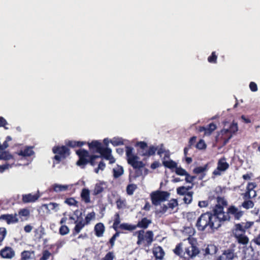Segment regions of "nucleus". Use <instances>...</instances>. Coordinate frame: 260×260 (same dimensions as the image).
Returning <instances> with one entry per match:
<instances>
[{
  "label": "nucleus",
  "mask_w": 260,
  "mask_h": 260,
  "mask_svg": "<svg viewBox=\"0 0 260 260\" xmlns=\"http://www.w3.org/2000/svg\"><path fill=\"white\" fill-rule=\"evenodd\" d=\"M152 222L150 219H148L146 217L142 218L140 221H139L136 225L129 224L126 223H123L120 224L119 228L121 230L133 231L137 228H141L143 229H147L150 224Z\"/></svg>",
  "instance_id": "obj_7"
},
{
  "label": "nucleus",
  "mask_w": 260,
  "mask_h": 260,
  "mask_svg": "<svg viewBox=\"0 0 260 260\" xmlns=\"http://www.w3.org/2000/svg\"><path fill=\"white\" fill-rule=\"evenodd\" d=\"M52 187L54 191L55 192H60L67 190L69 188V185L55 184Z\"/></svg>",
  "instance_id": "obj_37"
},
{
  "label": "nucleus",
  "mask_w": 260,
  "mask_h": 260,
  "mask_svg": "<svg viewBox=\"0 0 260 260\" xmlns=\"http://www.w3.org/2000/svg\"><path fill=\"white\" fill-rule=\"evenodd\" d=\"M95 214L92 211L88 213L85 218V223L86 225L90 223V221L95 218Z\"/></svg>",
  "instance_id": "obj_40"
},
{
  "label": "nucleus",
  "mask_w": 260,
  "mask_h": 260,
  "mask_svg": "<svg viewBox=\"0 0 260 260\" xmlns=\"http://www.w3.org/2000/svg\"><path fill=\"white\" fill-rule=\"evenodd\" d=\"M216 209L215 213L219 217L221 223L230 221L231 219L234 220H239L244 214V211L240 210L234 205L230 206L226 212L224 211V206L227 205V202L223 198L218 197L216 198Z\"/></svg>",
  "instance_id": "obj_1"
},
{
  "label": "nucleus",
  "mask_w": 260,
  "mask_h": 260,
  "mask_svg": "<svg viewBox=\"0 0 260 260\" xmlns=\"http://www.w3.org/2000/svg\"><path fill=\"white\" fill-rule=\"evenodd\" d=\"M208 165L206 164L203 167H197L193 170V172L194 174H199L207 171Z\"/></svg>",
  "instance_id": "obj_41"
},
{
  "label": "nucleus",
  "mask_w": 260,
  "mask_h": 260,
  "mask_svg": "<svg viewBox=\"0 0 260 260\" xmlns=\"http://www.w3.org/2000/svg\"><path fill=\"white\" fill-rule=\"evenodd\" d=\"M46 208L50 209L55 211H57L58 210L59 205L56 203H50L48 204H45L44 205Z\"/></svg>",
  "instance_id": "obj_46"
},
{
  "label": "nucleus",
  "mask_w": 260,
  "mask_h": 260,
  "mask_svg": "<svg viewBox=\"0 0 260 260\" xmlns=\"http://www.w3.org/2000/svg\"><path fill=\"white\" fill-rule=\"evenodd\" d=\"M216 209V204L213 209V212L203 213L198 218L196 226L198 231L212 233L221 226V222L219 221V217L215 213Z\"/></svg>",
  "instance_id": "obj_2"
},
{
  "label": "nucleus",
  "mask_w": 260,
  "mask_h": 260,
  "mask_svg": "<svg viewBox=\"0 0 260 260\" xmlns=\"http://www.w3.org/2000/svg\"><path fill=\"white\" fill-rule=\"evenodd\" d=\"M170 195V193L166 191H153L150 194L152 203L155 206H157L160 204V202L166 201Z\"/></svg>",
  "instance_id": "obj_8"
},
{
  "label": "nucleus",
  "mask_w": 260,
  "mask_h": 260,
  "mask_svg": "<svg viewBox=\"0 0 260 260\" xmlns=\"http://www.w3.org/2000/svg\"><path fill=\"white\" fill-rule=\"evenodd\" d=\"M8 124L6 120L3 117H0V127H4L5 129H8L5 126Z\"/></svg>",
  "instance_id": "obj_62"
},
{
  "label": "nucleus",
  "mask_w": 260,
  "mask_h": 260,
  "mask_svg": "<svg viewBox=\"0 0 260 260\" xmlns=\"http://www.w3.org/2000/svg\"><path fill=\"white\" fill-rule=\"evenodd\" d=\"M0 159L5 160L12 159L13 161L12 164L14 165L15 163V159L14 156L10 154L9 151H7L3 150L2 151H0Z\"/></svg>",
  "instance_id": "obj_29"
},
{
  "label": "nucleus",
  "mask_w": 260,
  "mask_h": 260,
  "mask_svg": "<svg viewBox=\"0 0 260 260\" xmlns=\"http://www.w3.org/2000/svg\"><path fill=\"white\" fill-rule=\"evenodd\" d=\"M80 196L82 200L85 204H88L91 202L90 198V190L88 188H83L82 189Z\"/></svg>",
  "instance_id": "obj_25"
},
{
  "label": "nucleus",
  "mask_w": 260,
  "mask_h": 260,
  "mask_svg": "<svg viewBox=\"0 0 260 260\" xmlns=\"http://www.w3.org/2000/svg\"><path fill=\"white\" fill-rule=\"evenodd\" d=\"M106 167L105 164L103 161H101L98 165V167L96 169H95V172L96 173H98L99 170H103Z\"/></svg>",
  "instance_id": "obj_60"
},
{
  "label": "nucleus",
  "mask_w": 260,
  "mask_h": 260,
  "mask_svg": "<svg viewBox=\"0 0 260 260\" xmlns=\"http://www.w3.org/2000/svg\"><path fill=\"white\" fill-rule=\"evenodd\" d=\"M34 254V250H24L21 253V258L19 260H30Z\"/></svg>",
  "instance_id": "obj_30"
},
{
  "label": "nucleus",
  "mask_w": 260,
  "mask_h": 260,
  "mask_svg": "<svg viewBox=\"0 0 260 260\" xmlns=\"http://www.w3.org/2000/svg\"><path fill=\"white\" fill-rule=\"evenodd\" d=\"M200 252L199 248L193 244H189L188 247L184 248V256L185 254L187 255L188 257L193 258L198 255ZM184 256V257H185Z\"/></svg>",
  "instance_id": "obj_16"
},
{
  "label": "nucleus",
  "mask_w": 260,
  "mask_h": 260,
  "mask_svg": "<svg viewBox=\"0 0 260 260\" xmlns=\"http://www.w3.org/2000/svg\"><path fill=\"white\" fill-rule=\"evenodd\" d=\"M256 187L255 182H249L246 186V192L242 194L244 200L251 199L256 196V191L254 188Z\"/></svg>",
  "instance_id": "obj_11"
},
{
  "label": "nucleus",
  "mask_w": 260,
  "mask_h": 260,
  "mask_svg": "<svg viewBox=\"0 0 260 260\" xmlns=\"http://www.w3.org/2000/svg\"><path fill=\"white\" fill-rule=\"evenodd\" d=\"M101 157V156L96 155H89V162L90 163L91 166H94L96 164L95 159L97 158H99Z\"/></svg>",
  "instance_id": "obj_51"
},
{
  "label": "nucleus",
  "mask_w": 260,
  "mask_h": 260,
  "mask_svg": "<svg viewBox=\"0 0 260 260\" xmlns=\"http://www.w3.org/2000/svg\"><path fill=\"white\" fill-rule=\"evenodd\" d=\"M217 128L216 125L213 122L210 123L206 127L199 126L198 131L199 132H204L205 136H210Z\"/></svg>",
  "instance_id": "obj_18"
},
{
  "label": "nucleus",
  "mask_w": 260,
  "mask_h": 260,
  "mask_svg": "<svg viewBox=\"0 0 260 260\" xmlns=\"http://www.w3.org/2000/svg\"><path fill=\"white\" fill-rule=\"evenodd\" d=\"M16 154L20 156L27 157L32 155L34 154V151L32 150V147H26L24 150H21Z\"/></svg>",
  "instance_id": "obj_28"
},
{
  "label": "nucleus",
  "mask_w": 260,
  "mask_h": 260,
  "mask_svg": "<svg viewBox=\"0 0 260 260\" xmlns=\"http://www.w3.org/2000/svg\"><path fill=\"white\" fill-rule=\"evenodd\" d=\"M40 197L38 193L32 194L28 193L22 195V201L24 203H33L36 202Z\"/></svg>",
  "instance_id": "obj_22"
},
{
  "label": "nucleus",
  "mask_w": 260,
  "mask_h": 260,
  "mask_svg": "<svg viewBox=\"0 0 260 260\" xmlns=\"http://www.w3.org/2000/svg\"><path fill=\"white\" fill-rule=\"evenodd\" d=\"M138 245H142L144 247H149L153 241V233L152 231H147L146 232L144 230L137 232Z\"/></svg>",
  "instance_id": "obj_6"
},
{
  "label": "nucleus",
  "mask_w": 260,
  "mask_h": 260,
  "mask_svg": "<svg viewBox=\"0 0 260 260\" xmlns=\"http://www.w3.org/2000/svg\"><path fill=\"white\" fill-rule=\"evenodd\" d=\"M175 169H176L175 173L178 175L185 176L186 174V173H187L185 169L182 168L180 167H177V166Z\"/></svg>",
  "instance_id": "obj_49"
},
{
  "label": "nucleus",
  "mask_w": 260,
  "mask_h": 260,
  "mask_svg": "<svg viewBox=\"0 0 260 260\" xmlns=\"http://www.w3.org/2000/svg\"><path fill=\"white\" fill-rule=\"evenodd\" d=\"M5 220L7 224H10L11 223H15L18 221V219L17 217V215L13 214H3L0 216V220Z\"/></svg>",
  "instance_id": "obj_20"
},
{
  "label": "nucleus",
  "mask_w": 260,
  "mask_h": 260,
  "mask_svg": "<svg viewBox=\"0 0 260 260\" xmlns=\"http://www.w3.org/2000/svg\"><path fill=\"white\" fill-rule=\"evenodd\" d=\"M153 253L156 259L162 260L164 258L165 252L161 246H158L154 248Z\"/></svg>",
  "instance_id": "obj_24"
},
{
  "label": "nucleus",
  "mask_w": 260,
  "mask_h": 260,
  "mask_svg": "<svg viewBox=\"0 0 260 260\" xmlns=\"http://www.w3.org/2000/svg\"><path fill=\"white\" fill-rule=\"evenodd\" d=\"M112 150L110 148L106 147H102L99 153H100L102 157L105 159L108 158V157L111 154Z\"/></svg>",
  "instance_id": "obj_35"
},
{
  "label": "nucleus",
  "mask_w": 260,
  "mask_h": 260,
  "mask_svg": "<svg viewBox=\"0 0 260 260\" xmlns=\"http://www.w3.org/2000/svg\"><path fill=\"white\" fill-rule=\"evenodd\" d=\"M110 143L114 146L122 145L124 144V140L121 138L114 137L111 140Z\"/></svg>",
  "instance_id": "obj_38"
},
{
  "label": "nucleus",
  "mask_w": 260,
  "mask_h": 260,
  "mask_svg": "<svg viewBox=\"0 0 260 260\" xmlns=\"http://www.w3.org/2000/svg\"><path fill=\"white\" fill-rule=\"evenodd\" d=\"M115 257L113 252H108L101 260H113Z\"/></svg>",
  "instance_id": "obj_54"
},
{
  "label": "nucleus",
  "mask_w": 260,
  "mask_h": 260,
  "mask_svg": "<svg viewBox=\"0 0 260 260\" xmlns=\"http://www.w3.org/2000/svg\"><path fill=\"white\" fill-rule=\"evenodd\" d=\"M252 241L257 245L260 246V232L259 234L252 240Z\"/></svg>",
  "instance_id": "obj_64"
},
{
  "label": "nucleus",
  "mask_w": 260,
  "mask_h": 260,
  "mask_svg": "<svg viewBox=\"0 0 260 260\" xmlns=\"http://www.w3.org/2000/svg\"><path fill=\"white\" fill-rule=\"evenodd\" d=\"M203 250L205 255H213L217 252L218 248L214 244H209Z\"/></svg>",
  "instance_id": "obj_27"
},
{
  "label": "nucleus",
  "mask_w": 260,
  "mask_h": 260,
  "mask_svg": "<svg viewBox=\"0 0 260 260\" xmlns=\"http://www.w3.org/2000/svg\"><path fill=\"white\" fill-rule=\"evenodd\" d=\"M239 244L246 245L249 242V239L247 236L244 235H239L234 236Z\"/></svg>",
  "instance_id": "obj_32"
},
{
  "label": "nucleus",
  "mask_w": 260,
  "mask_h": 260,
  "mask_svg": "<svg viewBox=\"0 0 260 260\" xmlns=\"http://www.w3.org/2000/svg\"><path fill=\"white\" fill-rule=\"evenodd\" d=\"M0 255L4 258L10 259L15 255V251L12 248L6 246L0 250Z\"/></svg>",
  "instance_id": "obj_17"
},
{
  "label": "nucleus",
  "mask_w": 260,
  "mask_h": 260,
  "mask_svg": "<svg viewBox=\"0 0 260 260\" xmlns=\"http://www.w3.org/2000/svg\"><path fill=\"white\" fill-rule=\"evenodd\" d=\"M12 166V164L10 165L8 163H6L5 164H4L3 165H0V173H3L6 170L10 168H11Z\"/></svg>",
  "instance_id": "obj_59"
},
{
  "label": "nucleus",
  "mask_w": 260,
  "mask_h": 260,
  "mask_svg": "<svg viewBox=\"0 0 260 260\" xmlns=\"http://www.w3.org/2000/svg\"><path fill=\"white\" fill-rule=\"evenodd\" d=\"M192 191L188 192L185 195H184L183 201L185 204H189L191 202L192 200Z\"/></svg>",
  "instance_id": "obj_42"
},
{
  "label": "nucleus",
  "mask_w": 260,
  "mask_h": 260,
  "mask_svg": "<svg viewBox=\"0 0 260 260\" xmlns=\"http://www.w3.org/2000/svg\"><path fill=\"white\" fill-rule=\"evenodd\" d=\"M217 56L216 52L213 51L212 52L211 55L208 57V61L210 63H216L217 62Z\"/></svg>",
  "instance_id": "obj_47"
},
{
  "label": "nucleus",
  "mask_w": 260,
  "mask_h": 260,
  "mask_svg": "<svg viewBox=\"0 0 260 260\" xmlns=\"http://www.w3.org/2000/svg\"><path fill=\"white\" fill-rule=\"evenodd\" d=\"M113 173L114 178H118L123 174L124 170L122 167L117 165L116 168L113 169Z\"/></svg>",
  "instance_id": "obj_33"
},
{
  "label": "nucleus",
  "mask_w": 260,
  "mask_h": 260,
  "mask_svg": "<svg viewBox=\"0 0 260 260\" xmlns=\"http://www.w3.org/2000/svg\"><path fill=\"white\" fill-rule=\"evenodd\" d=\"M106 186V184L103 181H100L96 183L94 188L91 190L92 195L97 197L102 196V193L104 192Z\"/></svg>",
  "instance_id": "obj_15"
},
{
  "label": "nucleus",
  "mask_w": 260,
  "mask_h": 260,
  "mask_svg": "<svg viewBox=\"0 0 260 260\" xmlns=\"http://www.w3.org/2000/svg\"><path fill=\"white\" fill-rule=\"evenodd\" d=\"M42 255L39 260H48L52 255L51 253L48 250H44L42 251Z\"/></svg>",
  "instance_id": "obj_45"
},
{
  "label": "nucleus",
  "mask_w": 260,
  "mask_h": 260,
  "mask_svg": "<svg viewBox=\"0 0 260 260\" xmlns=\"http://www.w3.org/2000/svg\"><path fill=\"white\" fill-rule=\"evenodd\" d=\"M12 140V138L10 136H8L6 137V140L4 141L3 144H1L0 142V151H3L7 148L9 147L8 142Z\"/></svg>",
  "instance_id": "obj_43"
},
{
  "label": "nucleus",
  "mask_w": 260,
  "mask_h": 260,
  "mask_svg": "<svg viewBox=\"0 0 260 260\" xmlns=\"http://www.w3.org/2000/svg\"><path fill=\"white\" fill-rule=\"evenodd\" d=\"M89 148L93 151L99 153L103 147L102 144L98 141L94 140L91 143H88Z\"/></svg>",
  "instance_id": "obj_23"
},
{
  "label": "nucleus",
  "mask_w": 260,
  "mask_h": 260,
  "mask_svg": "<svg viewBox=\"0 0 260 260\" xmlns=\"http://www.w3.org/2000/svg\"><path fill=\"white\" fill-rule=\"evenodd\" d=\"M76 153L79 157V160L77 162L78 166H85L89 162V154L88 151L85 149H79Z\"/></svg>",
  "instance_id": "obj_10"
},
{
  "label": "nucleus",
  "mask_w": 260,
  "mask_h": 260,
  "mask_svg": "<svg viewBox=\"0 0 260 260\" xmlns=\"http://www.w3.org/2000/svg\"><path fill=\"white\" fill-rule=\"evenodd\" d=\"M66 146H55L53 147L52 151L56 154L53 159L56 161V164L59 163L62 159L66 158L70 154V150L68 147H81L86 143L84 141L68 140L66 141ZM53 164H55L54 161Z\"/></svg>",
  "instance_id": "obj_3"
},
{
  "label": "nucleus",
  "mask_w": 260,
  "mask_h": 260,
  "mask_svg": "<svg viewBox=\"0 0 260 260\" xmlns=\"http://www.w3.org/2000/svg\"><path fill=\"white\" fill-rule=\"evenodd\" d=\"M135 146L139 147L137 149L138 154L142 156L150 157L154 155L157 150V154L160 156L162 153H165L166 150L164 147V145L161 144L158 147L154 146H148L147 143L145 141L137 142L135 144Z\"/></svg>",
  "instance_id": "obj_4"
},
{
  "label": "nucleus",
  "mask_w": 260,
  "mask_h": 260,
  "mask_svg": "<svg viewBox=\"0 0 260 260\" xmlns=\"http://www.w3.org/2000/svg\"><path fill=\"white\" fill-rule=\"evenodd\" d=\"M64 203L69 206L78 207V202L74 198H67Z\"/></svg>",
  "instance_id": "obj_44"
},
{
  "label": "nucleus",
  "mask_w": 260,
  "mask_h": 260,
  "mask_svg": "<svg viewBox=\"0 0 260 260\" xmlns=\"http://www.w3.org/2000/svg\"><path fill=\"white\" fill-rule=\"evenodd\" d=\"M186 189V187L184 186L179 187L177 188V193L179 195L184 196L188 192Z\"/></svg>",
  "instance_id": "obj_52"
},
{
  "label": "nucleus",
  "mask_w": 260,
  "mask_h": 260,
  "mask_svg": "<svg viewBox=\"0 0 260 260\" xmlns=\"http://www.w3.org/2000/svg\"><path fill=\"white\" fill-rule=\"evenodd\" d=\"M249 88L250 90L253 91L255 92L257 90V86L256 84L254 82H251L249 84Z\"/></svg>",
  "instance_id": "obj_61"
},
{
  "label": "nucleus",
  "mask_w": 260,
  "mask_h": 260,
  "mask_svg": "<svg viewBox=\"0 0 260 260\" xmlns=\"http://www.w3.org/2000/svg\"><path fill=\"white\" fill-rule=\"evenodd\" d=\"M229 168V164L226 161L224 157L219 159L217 162V167L213 172V174L215 176L221 175V172L225 171Z\"/></svg>",
  "instance_id": "obj_13"
},
{
  "label": "nucleus",
  "mask_w": 260,
  "mask_h": 260,
  "mask_svg": "<svg viewBox=\"0 0 260 260\" xmlns=\"http://www.w3.org/2000/svg\"><path fill=\"white\" fill-rule=\"evenodd\" d=\"M120 223V215L118 213H116L114 215V222L113 224V228L114 230L116 231V232L113 235V237L115 239L117 237H118L119 235V232L117 231L118 229H120L119 225Z\"/></svg>",
  "instance_id": "obj_21"
},
{
  "label": "nucleus",
  "mask_w": 260,
  "mask_h": 260,
  "mask_svg": "<svg viewBox=\"0 0 260 260\" xmlns=\"http://www.w3.org/2000/svg\"><path fill=\"white\" fill-rule=\"evenodd\" d=\"M237 257L235 249L229 248L222 251L221 254L218 257L217 260H234Z\"/></svg>",
  "instance_id": "obj_12"
},
{
  "label": "nucleus",
  "mask_w": 260,
  "mask_h": 260,
  "mask_svg": "<svg viewBox=\"0 0 260 260\" xmlns=\"http://www.w3.org/2000/svg\"><path fill=\"white\" fill-rule=\"evenodd\" d=\"M137 188V186L135 184H128L126 188V193L128 195L131 196L134 194V191Z\"/></svg>",
  "instance_id": "obj_39"
},
{
  "label": "nucleus",
  "mask_w": 260,
  "mask_h": 260,
  "mask_svg": "<svg viewBox=\"0 0 260 260\" xmlns=\"http://www.w3.org/2000/svg\"><path fill=\"white\" fill-rule=\"evenodd\" d=\"M69 231V228L65 225H62L59 228V233L61 235H65L68 234Z\"/></svg>",
  "instance_id": "obj_50"
},
{
  "label": "nucleus",
  "mask_w": 260,
  "mask_h": 260,
  "mask_svg": "<svg viewBox=\"0 0 260 260\" xmlns=\"http://www.w3.org/2000/svg\"><path fill=\"white\" fill-rule=\"evenodd\" d=\"M178 205L177 201L175 199H172L168 203L169 208L173 209Z\"/></svg>",
  "instance_id": "obj_58"
},
{
  "label": "nucleus",
  "mask_w": 260,
  "mask_h": 260,
  "mask_svg": "<svg viewBox=\"0 0 260 260\" xmlns=\"http://www.w3.org/2000/svg\"><path fill=\"white\" fill-rule=\"evenodd\" d=\"M162 165L167 168L170 169H173L176 168L177 164V163L173 160H162Z\"/></svg>",
  "instance_id": "obj_36"
},
{
  "label": "nucleus",
  "mask_w": 260,
  "mask_h": 260,
  "mask_svg": "<svg viewBox=\"0 0 260 260\" xmlns=\"http://www.w3.org/2000/svg\"><path fill=\"white\" fill-rule=\"evenodd\" d=\"M82 215V213L81 212L80 215L77 217V220L75 221V223H76V225L73 231V234L74 235L79 233L81 230L83 228V227L85 225H86L85 223L83 221Z\"/></svg>",
  "instance_id": "obj_19"
},
{
  "label": "nucleus",
  "mask_w": 260,
  "mask_h": 260,
  "mask_svg": "<svg viewBox=\"0 0 260 260\" xmlns=\"http://www.w3.org/2000/svg\"><path fill=\"white\" fill-rule=\"evenodd\" d=\"M126 156L127 163L135 170L136 177L142 175V170L145 164L142 161H139V157L133 154L134 148L131 146H126Z\"/></svg>",
  "instance_id": "obj_5"
},
{
  "label": "nucleus",
  "mask_w": 260,
  "mask_h": 260,
  "mask_svg": "<svg viewBox=\"0 0 260 260\" xmlns=\"http://www.w3.org/2000/svg\"><path fill=\"white\" fill-rule=\"evenodd\" d=\"M7 234V230L5 228H0V242L5 239Z\"/></svg>",
  "instance_id": "obj_53"
},
{
  "label": "nucleus",
  "mask_w": 260,
  "mask_h": 260,
  "mask_svg": "<svg viewBox=\"0 0 260 260\" xmlns=\"http://www.w3.org/2000/svg\"><path fill=\"white\" fill-rule=\"evenodd\" d=\"M198 206L200 208L206 207L208 206V201H199V203H198Z\"/></svg>",
  "instance_id": "obj_63"
},
{
  "label": "nucleus",
  "mask_w": 260,
  "mask_h": 260,
  "mask_svg": "<svg viewBox=\"0 0 260 260\" xmlns=\"http://www.w3.org/2000/svg\"><path fill=\"white\" fill-rule=\"evenodd\" d=\"M254 205V202L250 199L244 200V201L239 206V208L243 207L246 210L252 208Z\"/></svg>",
  "instance_id": "obj_34"
},
{
  "label": "nucleus",
  "mask_w": 260,
  "mask_h": 260,
  "mask_svg": "<svg viewBox=\"0 0 260 260\" xmlns=\"http://www.w3.org/2000/svg\"><path fill=\"white\" fill-rule=\"evenodd\" d=\"M185 176V180L187 183H192L196 178V177L194 176L190 175L188 172L186 173Z\"/></svg>",
  "instance_id": "obj_55"
},
{
  "label": "nucleus",
  "mask_w": 260,
  "mask_h": 260,
  "mask_svg": "<svg viewBox=\"0 0 260 260\" xmlns=\"http://www.w3.org/2000/svg\"><path fill=\"white\" fill-rule=\"evenodd\" d=\"M174 253L180 257H184V251L182 249V243H180L178 244L175 248L173 250Z\"/></svg>",
  "instance_id": "obj_31"
},
{
  "label": "nucleus",
  "mask_w": 260,
  "mask_h": 260,
  "mask_svg": "<svg viewBox=\"0 0 260 260\" xmlns=\"http://www.w3.org/2000/svg\"><path fill=\"white\" fill-rule=\"evenodd\" d=\"M125 200H122L120 198L117 200L116 202L117 208L118 209L123 208L125 206Z\"/></svg>",
  "instance_id": "obj_48"
},
{
  "label": "nucleus",
  "mask_w": 260,
  "mask_h": 260,
  "mask_svg": "<svg viewBox=\"0 0 260 260\" xmlns=\"http://www.w3.org/2000/svg\"><path fill=\"white\" fill-rule=\"evenodd\" d=\"M94 230L95 235L98 237H101L103 236L105 228L103 223L99 222L95 225Z\"/></svg>",
  "instance_id": "obj_26"
},
{
  "label": "nucleus",
  "mask_w": 260,
  "mask_h": 260,
  "mask_svg": "<svg viewBox=\"0 0 260 260\" xmlns=\"http://www.w3.org/2000/svg\"><path fill=\"white\" fill-rule=\"evenodd\" d=\"M196 147L199 149H205L206 147V145L204 140H200L197 144Z\"/></svg>",
  "instance_id": "obj_57"
},
{
  "label": "nucleus",
  "mask_w": 260,
  "mask_h": 260,
  "mask_svg": "<svg viewBox=\"0 0 260 260\" xmlns=\"http://www.w3.org/2000/svg\"><path fill=\"white\" fill-rule=\"evenodd\" d=\"M253 224V222L250 221L236 224L233 231L234 236L245 234L246 230L250 228Z\"/></svg>",
  "instance_id": "obj_9"
},
{
  "label": "nucleus",
  "mask_w": 260,
  "mask_h": 260,
  "mask_svg": "<svg viewBox=\"0 0 260 260\" xmlns=\"http://www.w3.org/2000/svg\"><path fill=\"white\" fill-rule=\"evenodd\" d=\"M29 211L27 209H22L19 211V214L21 216H28L29 215Z\"/></svg>",
  "instance_id": "obj_56"
},
{
  "label": "nucleus",
  "mask_w": 260,
  "mask_h": 260,
  "mask_svg": "<svg viewBox=\"0 0 260 260\" xmlns=\"http://www.w3.org/2000/svg\"><path fill=\"white\" fill-rule=\"evenodd\" d=\"M238 130V124L237 123L233 122L229 129H223L221 131V134L222 136L226 134H230L228 138L224 140V144H225L229 140L232 138V134L236 133Z\"/></svg>",
  "instance_id": "obj_14"
}]
</instances>
